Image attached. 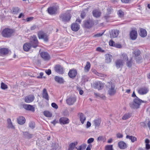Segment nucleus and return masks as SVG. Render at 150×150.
Segmentation results:
<instances>
[{
	"mask_svg": "<svg viewBox=\"0 0 150 150\" xmlns=\"http://www.w3.org/2000/svg\"><path fill=\"white\" fill-rule=\"evenodd\" d=\"M143 102V101L136 97V98L134 100L133 102L130 103L129 105L130 107L132 108L137 109L139 108L141 103Z\"/></svg>",
	"mask_w": 150,
	"mask_h": 150,
	"instance_id": "f257e3e1",
	"label": "nucleus"
},
{
	"mask_svg": "<svg viewBox=\"0 0 150 150\" xmlns=\"http://www.w3.org/2000/svg\"><path fill=\"white\" fill-rule=\"evenodd\" d=\"M14 32L13 30L8 28H6L2 31V36L6 38L10 37L11 36Z\"/></svg>",
	"mask_w": 150,
	"mask_h": 150,
	"instance_id": "f03ea898",
	"label": "nucleus"
},
{
	"mask_svg": "<svg viewBox=\"0 0 150 150\" xmlns=\"http://www.w3.org/2000/svg\"><path fill=\"white\" fill-rule=\"evenodd\" d=\"M32 47L36 48L38 46V42L35 35H33L30 37V41L29 42Z\"/></svg>",
	"mask_w": 150,
	"mask_h": 150,
	"instance_id": "7ed1b4c3",
	"label": "nucleus"
},
{
	"mask_svg": "<svg viewBox=\"0 0 150 150\" xmlns=\"http://www.w3.org/2000/svg\"><path fill=\"white\" fill-rule=\"evenodd\" d=\"M94 24L93 20L90 18L84 21L83 26L86 28H90L93 27Z\"/></svg>",
	"mask_w": 150,
	"mask_h": 150,
	"instance_id": "20e7f679",
	"label": "nucleus"
},
{
	"mask_svg": "<svg viewBox=\"0 0 150 150\" xmlns=\"http://www.w3.org/2000/svg\"><path fill=\"white\" fill-rule=\"evenodd\" d=\"M60 20L64 22L69 21L71 18V15L69 13H67L61 14L59 16Z\"/></svg>",
	"mask_w": 150,
	"mask_h": 150,
	"instance_id": "39448f33",
	"label": "nucleus"
},
{
	"mask_svg": "<svg viewBox=\"0 0 150 150\" xmlns=\"http://www.w3.org/2000/svg\"><path fill=\"white\" fill-rule=\"evenodd\" d=\"M109 89L108 91V93L110 96L114 95L116 93V90L115 89V86L111 83H109Z\"/></svg>",
	"mask_w": 150,
	"mask_h": 150,
	"instance_id": "423d86ee",
	"label": "nucleus"
},
{
	"mask_svg": "<svg viewBox=\"0 0 150 150\" xmlns=\"http://www.w3.org/2000/svg\"><path fill=\"white\" fill-rule=\"evenodd\" d=\"M38 36L39 39H43L45 41H47L48 40L47 34L42 31H40L38 32Z\"/></svg>",
	"mask_w": 150,
	"mask_h": 150,
	"instance_id": "0eeeda50",
	"label": "nucleus"
},
{
	"mask_svg": "<svg viewBox=\"0 0 150 150\" xmlns=\"http://www.w3.org/2000/svg\"><path fill=\"white\" fill-rule=\"evenodd\" d=\"M76 98L74 97H70L66 99V101L67 104L71 105H73L76 102Z\"/></svg>",
	"mask_w": 150,
	"mask_h": 150,
	"instance_id": "6e6552de",
	"label": "nucleus"
},
{
	"mask_svg": "<svg viewBox=\"0 0 150 150\" xmlns=\"http://www.w3.org/2000/svg\"><path fill=\"white\" fill-rule=\"evenodd\" d=\"M94 87L99 90L101 89L104 87V84L100 81H97L95 82L93 84Z\"/></svg>",
	"mask_w": 150,
	"mask_h": 150,
	"instance_id": "1a4fd4ad",
	"label": "nucleus"
},
{
	"mask_svg": "<svg viewBox=\"0 0 150 150\" xmlns=\"http://www.w3.org/2000/svg\"><path fill=\"white\" fill-rule=\"evenodd\" d=\"M56 72L59 74H62L64 72V69L63 67L59 65H56L54 67Z\"/></svg>",
	"mask_w": 150,
	"mask_h": 150,
	"instance_id": "9d476101",
	"label": "nucleus"
},
{
	"mask_svg": "<svg viewBox=\"0 0 150 150\" xmlns=\"http://www.w3.org/2000/svg\"><path fill=\"white\" fill-rule=\"evenodd\" d=\"M7 127L8 129L14 130L15 129V125H13L10 118H8L7 120Z\"/></svg>",
	"mask_w": 150,
	"mask_h": 150,
	"instance_id": "9b49d317",
	"label": "nucleus"
},
{
	"mask_svg": "<svg viewBox=\"0 0 150 150\" xmlns=\"http://www.w3.org/2000/svg\"><path fill=\"white\" fill-rule=\"evenodd\" d=\"M119 33V31L117 29L112 30L110 32V36L111 38L117 37Z\"/></svg>",
	"mask_w": 150,
	"mask_h": 150,
	"instance_id": "f8f14e48",
	"label": "nucleus"
},
{
	"mask_svg": "<svg viewBox=\"0 0 150 150\" xmlns=\"http://www.w3.org/2000/svg\"><path fill=\"white\" fill-rule=\"evenodd\" d=\"M148 89L147 88L145 87L140 88L138 90V92L141 95H144L148 91Z\"/></svg>",
	"mask_w": 150,
	"mask_h": 150,
	"instance_id": "ddd939ff",
	"label": "nucleus"
},
{
	"mask_svg": "<svg viewBox=\"0 0 150 150\" xmlns=\"http://www.w3.org/2000/svg\"><path fill=\"white\" fill-rule=\"evenodd\" d=\"M41 57L45 60H48L50 59V57L49 54L45 52H42L40 53Z\"/></svg>",
	"mask_w": 150,
	"mask_h": 150,
	"instance_id": "4468645a",
	"label": "nucleus"
},
{
	"mask_svg": "<svg viewBox=\"0 0 150 150\" xmlns=\"http://www.w3.org/2000/svg\"><path fill=\"white\" fill-rule=\"evenodd\" d=\"M130 36L131 39L135 40L137 37V31L134 30H132L130 32Z\"/></svg>",
	"mask_w": 150,
	"mask_h": 150,
	"instance_id": "2eb2a0df",
	"label": "nucleus"
},
{
	"mask_svg": "<svg viewBox=\"0 0 150 150\" xmlns=\"http://www.w3.org/2000/svg\"><path fill=\"white\" fill-rule=\"evenodd\" d=\"M34 98L35 97L33 95H29L25 98V101L26 103H30L33 101Z\"/></svg>",
	"mask_w": 150,
	"mask_h": 150,
	"instance_id": "dca6fc26",
	"label": "nucleus"
},
{
	"mask_svg": "<svg viewBox=\"0 0 150 150\" xmlns=\"http://www.w3.org/2000/svg\"><path fill=\"white\" fill-rule=\"evenodd\" d=\"M59 121L61 124L64 125L68 124L69 122V120L67 118L62 117L60 119Z\"/></svg>",
	"mask_w": 150,
	"mask_h": 150,
	"instance_id": "f3484780",
	"label": "nucleus"
},
{
	"mask_svg": "<svg viewBox=\"0 0 150 150\" xmlns=\"http://www.w3.org/2000/svg\"><path fill=\"white\" fill-rule=\"evenodd\" d=\"M77 74L76 71L75 70H70L68 73L69 77L71 78H74L76 76Z\"/></svg>",
	"mask_w": 150,
	"mask_h": 150,
	"instance_id": "a211bd4d",
	"label": "nucleus"
},
{
	"mask_svg": "<svg viewBox=\"0 0 150 150\" xmlns=\"http://www.w3.org/2000/svg\"><path fill=\"white\" fill-rule=\"evenodd\" d=\"M48 13L51 15H53L57 11V8L56 7H52L49 8L48 9Z\"/></svg>",
	"mask_w": 150,
	"mask_h": 150,
	"instance_id": "6ab92c4d",
	"label": "nucleus"
},
{
	"mask_svg": "<svg viewBox=\"0 0 150 150\" xmlns=\"http://www.w3.org/2000/svg\"><path fill=\"white\" fill-rule=\"evenodd\" d=\"M71 28L73 31H77L79 29L80 25L77 23H74L71 25Z\"/></svg>",
	"mask_w": 150,
	"mask_h": 150,
	"instance_id": "aec40b11",
	"label": "nucleus"
},
{
	"mask_svg": "<svg viewBox=\"0 0 150 150\" xmlns=\"http://www.w3.org/2000/svg\"><path fill=\"white\" fill-rule=\"evenodd\" d=\"M23 107L24 108L27 110H30L33 112H34L35 111L34 108L33 106L30 105H24Z\"/></svg>",
	"mask_w": 150,
	"mask_h": 150,
	"instance_id": "412c9836",
	"label": "nucleus"
},
{
	"mask_svg": "<svg viewBox=\"0 0 150 150\" xmlns=\"http://www.w3.org/2000/svg\"><path fill=\"white\" fill-rule=\"evenodd\" d=\"M118 145L119 147L121 149H124L127 147L126 144L122 141H121L119 142Z\"/></svg>",
	"mask_w": 150,
	"mask_h": 150,
	"instance_id": "4be33fe9",
	"label": "nucleus"
},
{
	"mask_svg": "<svg viewBox=\"0 0 150 150\" xmlns=\"http://www.w3.org/2000/svg\"><path fill=\"white\" fill-rule=\"evenodd\" d=\"M8 52V49L5 48H1L0 49V54L3 56L7 54Z\"/></svg>",
	"mask_w": 150,
	"mask_h": 150,
	"instance_id": "5701e85b",
	"label": "nucleus"
},
{
	"mask_svg": "<svg viewBox=\"0 0 150 150\" xmlns=\"http://www.w3.org/2000/svg\"><path fill=\"white\" fill-rule=\"evenodd\" d=\"M112 58V56L109 54H106L105 56V62L108 63H110Z\"/></svg>",
	"mask_w": 150,
	"mask_h": 150,
	"instance_id": "b1692460",
	"label": "nucleus"
},
{
	"mask_svg": "<svg viewBox=\"0 0 150 150\" xmlns=\"http://www.w3.org/2000/svg\"><path fill=\"white\" fill-rule=\"evenodd\" d=\"M31 47L32 46L29 43H27L23 45V49L25 51H28Z\"/></svg>",
	"mask_w": 150,
	"mask_h": 150,
	"instance_id": "393cba45",
	"label": "nucleus"
},
{
	"mask_svg": "<svg viewBox=\"0 0 150 150\" xmlns=\"http://www.w3.org/2000/svg\"><path fill=\"white\" fill-rule=\"evenodd\" d=\"M25 118L23 116H20L17 119L18 123L20 125H23L25 122Z\"/></svg>",
	"mask_w": 150,
	"mask_h": 150,
	"instance_id": "a878e982",
	"label": "nucleus"
},
{
	"mask_svg": "<svg viewBox=\"0 0 150 150\" xmlns=\"http://www.w3.org/2000/svg\"><path fill=\"white\" fill-rule=\"evenodd\" d=\"M101 122L100 119L98 118L95 120L93 121V123L94 126H95V128L98 127L100 126Z\"/></svg>",
	"mask_w": 150,
	"mask_h": 150,
	"instance_id": "bb28decb",
	"label": "nucleus"
},
{
	"mask_svg": "<svg viewBox=\"0 0 150 150\" xmlns=\"http://www.w3.org/2000/svg\"><path fill=\"white\" fill-rule=\"evenodd\" d=\"M42 95L43 98L47 100H49V96L48 94L47 93V90L45 88L43 90Z\"/></svg>",
	"mask_w": 150,
	"mask_h": 150,
	"instance_id": "cd10ccee",
	"label": "nucleus"
},
{
	"mask_svg": "<svg viewBox=\"0 0 150 150\" xmlns=\"http://www.w3.org/2000/svg\"><path fill=\"white\" fill-rule=\"evenodd\" d=\"M124 63L122 60L118 59L117 60L116 62V65L117 67L119 68L123 66V63Z\"/></svg>",
	"mask_w": 150,
	"mask_h": 150,
	"instance_id": "c85d7f7f",
	"label": "nucleus"
},
{
	"mask_svg": "<svg viewBox=\"0 0 150 150\" xmlns=\"http://www.w3.org/2000/svg\"><path fill=\"white\" fill-rule=\"evenodd\" d=\"M55 81L60 83H62L64 82V79L62 78L57 76H56L54 77Z\"/></svg>",
	"mask_w": 150,
	"mask_h": 150,
	"instance_id": "c756f323",
	"label": "nucleus"
},
{
	"mask_svg": "<svg viewBox=\"0 0 150 150\" xmlns=\"http://www.w3.org/2000/svg\"><path fill=\"white\" fill-rule=\"evenodd\" d=\"M139 35L142 37H144L147 35V32L145 29L141 28L140 29Z\"/></svg>",
	"mask_w": 150,
	"mask_h": 150,
	"instance_id": "7c9ffc66",
	"label": "nucleus"
},
{
	"mask_svg": "<svg viewBox=\"0 0 150 150\" xmlns=\"http://www.w3.org/2000/svg\"><path fill=\"white\" fill-rule=\"evenodd\" d=\"M79 115L80 121L81 123L83 124L84 123V121L86 120V118L82 113H79Z\"/></svg>",
	"mask_w": 150,
	"mask_h": 150,
	"instance_id": "2f4dec72",
	"label": "nucleus"
},
{
	"mask_svg": "<svg viewBox=\"0 0 150 150\" xmlns=\"http://www.w3.org/2000/svg\"><path fill=\"white\" fill-rule=\"evenodd\" d=\"M93 16L96 17L98 18L101 15V12L97 10H94L93 11Z\"/></svg>",
	"mask_w": 150,
	"mask_h": 150,
	"instance_id": "473e14b6",
	"label": "nucleus"
},
{
	"mask_svg": "<svg viewBox=\"0 0 150 150\" xmlns=\"http://www.w3.org/2000/svg\"><path fill=\"white\" fill-rule=\"evenodd\" d=\"M77 144V142H74L71 143L69 146L68 150H73L76 146Z\"/></svg>",
	"mask_w": 150,
	"mask_h": 150,
	"instance_id": "72a5a7b5",
	"label": "nucleus"
},
{
	"mask_svg": "<svg viewBox=\"0 0 150 150\" xmlns=\"http://www.w3.org/2000/svg\"><path fill=\"white\" fill-rule=\"evenodd\" d=\"M90 67L91 64L90 63L88 62H87L86 66L84 67V71L86 72H88L90 70Z\"/></svg>",
	"mask_w": 150,
	"mask_h": 150,
	"instance_id": "f704fd0d",
	"label": "nucleus"
},
{
	"mask_svg": "<svg viewBox=\"0 0 150 150\" xmlns=\"http://www.w3.org/2000/svg\"><path fill=\"white\" fill-rule=\"evenodd\" d=\"M23 133L25 137L27 139H30L33 137V135L29 134L28 132H25Z\"/></svg>",
	"mask_w": 150,
	"mask_h": 150,
	"instance_id": "c9c22d12",
	"label": "nucleus"
},
{
	"mask_svg": "<svg viewBox=\"0 0 150 150\" xmlns=\"http://www.w3.org/2000/svg\"><path fill=\"white\" fill-rule=\"evenodd\" d=\"M126 138L129 139L131 140L132 142H134L137 140V138L132 136H129L127 135L126 136Z\"/></svg>",
	"mask_w": 150,
	"mask_h": 150,
	"instance_id": "e433bc0d",
	"label": "nucleus"
},
{
	"mask_svg": "<svg viewBox=\"0 0 150 150\" xmlns=\"http://www.w3.org/2000/svg\"><path fill=\"white\" fill-rule=\"evenodd\" d=\"M121 59H123L122 61L123 62L125 61H127L128 59L127 55L125 54L124 53H123L121 55Z\"/></svg>",
	"mask_w": 150,
	"mask_h": 150,
	"instance_id": "4c0bfd02",
	"label": "nucleus"
},
{
	"mask_svg": "<svg viewBox=\"0 0 150 150\" xmlns=\"http://www.w3.org/2000/svg\"><path fill=\"white\" fill-rule=\"evenodd\" d=\"M131 117L130 114L129 113H126L122 117L123 120H126Z\"/></svg>",
	"mask_w": 150,
	"mask_h": 150,
	"instance_id": "58836bf2",
	"label": "nucleus"
},
{
	"mask_svg": "<svg viewBox=\"0 0 150 150\" xmlns=\"http://www.w3.org/2000/svg\"><path fill=\"white\" fill-rule=\"evenodd\" d=\"M117 14L119 17H123L124 16V12L121 10H120L117 11Z\"/></svg>",
	"mask_w": 150,
	"mask_h": 150,
	"instance_id": "ea45409f",
	"label": "nucleus"
},
{
	"mask_svg": "<svg viewBox=\"0 0 150 150\" xmlns=\"http://www.w3.org/2000/svg\"><path fill=\"white\" fill-rule=\"evenodd\" d=\"M44 115L46 117H51L52 116V114L49 112L47 111L44 112Z\"/></svg>",
	"mask_w": 150,
	"mask_h": 150,
	"instance_id": "a19ab883",
	"label": "nucleus"
},
{
	"mask_svg": "<svg viewBox=\"0 0 150 150\" xmlns=\"http://www.w3.org/2000/svg\"><path fill=\"white\" fill-rule=\"evenodd\" d=\"M12 10L14 13L17 14L19 11L20 9L18 7H14L13 8Z\"/></svg>",
	"mask_w": 150,
	"mask_h": 150,
	"instance_id": "79ce46f5",
	"label": "nucleus"
},
{
	"mask_svg": "<svg viewBox=\"0 0 150 150\" xmlns=\"http://www.w3.org/2000/svg\"><path fill=\"white\" fill-rule=\"evenodd\" d=\"M107 13L108 15L111 14L113 12V9L111 7H108L107 9Z\"/></svg>",
	"mask_w": 150,
	"mask_h": 150,
	"instance_id": "37998d69",
	"label": "nucleus"
},
{
	"mask_svg": "<svg viewBox=\"0 0 150 150\" xmlns=\"http://www.w3.org/2000/svg\"><path fill=\"white\" fill-rule=\"evenodd\" d=\"M58 147V145L56 143H53L51 146L52 150H56Z\"/></svg>",
	"mask_w": 150,
	"mask_h": 150,
	"instance_id": "c03bdc74",
	"label": "nucleus"
},
{
	"mask_svg": "<svg viewBox=\"0 0 150 150\" xmlns=\"http://www.w3.org/2000/svg\"><path fill=\"white\" fill-rule=\"evenodd\" d=\"M86 145L85 144H84L80 146L77 149L78 150H83L86 148Z\"/></svg>",
	"mask_w": 150,
	"mask_h": 150,
	"instance_id": "a18cd8bd",
	"label": "nucleus"
},
{
	"mask_svg": "<svg viewBox=\"0 0 150 150\" xmlns=\"http://www.w3.org/2000/svg\"><path fill=\"white\" fill-rule=\"evenodd\" d=\"M1 88L3 90H5L8 88L7 86L4 83L2 82L1 84Z\"/></svg>",
	"mask_w": 150,
	"mask_h": 150,
	"instance_id": "49530a36",
	"label": "nucleus"
},
{
	"mask_svg": "<svg viewBox=\"0 0 150 150\" xmlns=\"http://www.w3.org/2000/svg\"><path fill=\"white\" fill-rule=\"evenodd\" d=\"M133 53L134 54L135 57H137L140 54V51L138 50H136L133 52Z\"/></svg>",
	"mask_w": 150,
	"mask_h": 150,
	"instance_id": "de8ad7c7",
	"label": "nucleus"
},
{
	"mask_svg": "<svg viewBox=\"0 0 150 150\" xmlns=\"http://www.w3.org/2000/svg\"><path fill=\"white\" fill-rule=\"evenodd\" d=\"M105 150H113L112 148V145L106 146L105 147Z\"/></svg>",
	"mask_w": 150,
	"mask_h": 150,
	"instance_id": "09e8293b",
	"label": "nucleus"
},
{
	"mask_svg": "<svg viewBox=\"0 0 150 150\" xmlns=\"http://www.w3.org/2000/svg\"><path fill=\"white\" fill-rule=\"evenodd\" d=\"M136 60L137 63H139L142 62L143 59L142 57H139L136 58Z\"/></svg>",
	"mask_w": 150,
	"mask_h": 150,
	"instance_id": "8fccbe9b",
	"label": "nucleus"
},
{
	"mask_svg": "<svg viewBox=\"0 0 150 150\" xmlns=\"http://www.w3.org/2000/svg\"><path fill=\"white\" fill-rule=\"evenodd\" d=\"M29 127L32 129H33L35 127V123L34 122H31L29 123Z\"/></svg>",
	"mask_w": 150,
	"mask_h": 150,
	"instance_id": "3c124183",
	"label": "nucleus"
},
{
	"mask_svg": "<svg viewBox=\"0 0 150 150\" xmlns=\"http://www.w3.org/2000/svg\"><path fill=\"white\" fill-rule=\"evenodd\" d=\"M92 72L99 76H102V74L98 73L97 71L95 69L92 70Z\"/></svg>",
	"mask_w": 150,
	"mask_h": 150,
	"instance_id": "603ef678",
	"label": "nucleus"
},
{
	"mask_svg": "<svg viewBox=\"0 0 150 150\" xmlns=\"http://www.w3.org/2000/svg\"><path fill=\"white\" fill-rule=\"evenodd\" d=\"M115 44V42L112 40H110L109 42V44L111 46L114 47Z\"/></svg>",
	"mask_w": 150,
	"mask_h": 150,
	"instance_id": "864d4df0",
	"label": "nucleus"
},
{
	"mask_svg": "<svg viewBox=\"0 0 150 150\" xmlns=\"http://www.w3.org/2000/svg\"><path fill=\"white\" fill-rule=\"evenodd\" d=\"M51 105L52 107L55 108L56 109H57L58 108L57 105L55 103H52Z\"/></svg>",
	"mask_w": 150,
	"mask_h": 150,
	"instance_id": "5fc2aeb1",
	"label": "nucleus"
},
{
	"mask_svg": "<svg viewBox=\"0 0 150 150\" xmlns=\"http://www.w3.org/2000/svg\"><path fill=\"white\" fill-rule=\"evenodd\" d=\"M96 50L97 51L103 52H104V50H102L100 47H98L96 49Z\"/></svg>",
	"mask_w": 150,
	"mask_h": 150,
	"instance_id": "6e6d98bb",
	"label": "nucleus"
},
{
	"mask_svg": "<svg viewBox=\"0 0 150 150\" xmlns=\"http://www.w3.org/2000/svg\"><path fill=\"white\" fill-rule=\"evenodd\" d=\"M94 140V139L93 138H90L87 141V143L88 144H90L93 142Z\"/></svg>",
	"mask_w": 150,
	"mask_h": 150,
	"instance_id": "4d7b16f0",
	"label": "nucleus"
},
{
	"mask_svg": "<svg viewBox=\"0 0 150 150\" xmlns=\"http://www.w3.org/2000/svg\"><path fill=\"white\" fill-rule=\"evenodd\" d=\"M114 47L119 48L122 47V46L120 44H117V43H115Z\"/></svg>",
	"mask_w": 150,
	"mask_h": 150,
	"instance_id": "13d9d810",
	"label": "nucleus"
},
{
	"mask_svg": "<svg viewBox=\"0 0 150 150\" xmlns=\"http://www.w3.org/2000/svg\"><path fill=\"white\" fill-rule=\"evenodd\" d=\"M86 15V13L85 12L83 11H82L81 13V18H83L85 17Z\"/></svg>",
	"mask_w": 150,
	"mask_h": 150,
	"instance_id": "bf43d9fd",
	"label": "nucleus"
},
{
	"mask_svg": "<svg viewBox=\"0 0 150 150\" xmlns=\"http://www.w3.org/2000/svg\"><path fill=\"white\" fill-rule=\"evenodd\" d=\"M127 65L129 67H130L132 65V62L131 61H128L127 62Z\"/></svg>",
	"mask_w": 150,
	"mask_h": 150,
	"instance_id": "052dcab7",
	"label": "nucleus"
},
{
	"mask_svg": "<svg viewBox=\"0 0 150 150\" xmlns=\"http://www.w3.org/2000/svg\"><path fill=\"white\" fill-rule=\"evenodd\" d=\"M37 28V26L35 25H33L30 28V30H35V29H36Z\"/></svg>",
	"mask_w": 150,
	"mask_h": 150,
	"instance_id": "680f3d73",
	"label": "nucleus"
},
{
	"mask_svg": "<svg viewBox=\"0 0 150 150\" xmlns=\"http://www.w3.org/2000/svg\"><path fill=\"white\" fill-rule=\"evenodd\" d=\"M116 135L117 137L119 138H122L123 137L122 134L120 133L117 134Z\"/></svg>",
	"mask_w": 150,
	"mask_h": 150,
	"instance_id": "e2e57ef3",
	"label": "nucleus"
},
{
	"mask_svg": "<svg viewBox=\"0 0 150 150\" xmlns=\"http://www.w3.org/2000/svg\"><path fill=\"white\" fill-rule=\"evenodd\" d=\"M103 33H98V34H97L95 35H94V36L95 37H99L102 36L103 35Z\"/></svg>",
	"mask_w": 150,
	"mask_h": 150,
	"instance_id": "0e129e2a",
	"label": "nucleus"
},
{
	"mask_svg": "<svg viewBox=\"0 0 150 150\" xmlns=\"http://www.w3.org/2000/svg\"><path fill=\"white\" fill-rule=\"evenodd\" d=\"M109 15H108V14L107 13L105 15L104 17V18L106 20L108 19L110 17V16Z\"/></svg>",
	"mask_w": 150,
	"mask_h": 150,
	"instance_id": "69168bd1",
	"label": "nucleus"
},
{
	"mask_svg": "<svg viewBox=\"0 0 150 150\" xmlns=\"http://www.w3.org/2000/svg\"><path fill=\"white\" fill-rule=\"evenodd\" d=\"M46 73L48 75H50L51 74V70L50 69H48L45 71Z\"/></svg>",
	"mask_w": 150,
	"mask_h": 150,
	"instance_id": "338daca9",
	"label": "nucleus"
},
{
	"mask_svg": "<svg viewBox=\"0 0 150 150\" xmlns=\"http://www.w3.org/2000/svg\"><path fill=\"white\" fill-rule=\"evenodd\" d=\"M92 147V145L91 144H89L88 145L86 150H91Z\"/></svg>",
	"mask_w": 150,
	"mask_h": 150,
	"instance_id": "774afa93",
	"label": "nucleus"
}]
</instances>
